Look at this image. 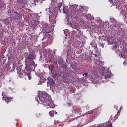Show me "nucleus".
I'll list each match as a JSON object with an SVG mask.
<instances>
[{"mask_svg":"<svg viewBox=\"0 0 127 127\" xmlns=\"http://www.w3.org/2000/svg\"><path fill=\"white\" fill-rule=\"evenodd\" d=\"M38 97H36V100L39 99L41 103H43L44 106L46 107V109L52 108L49 104L51 102V96L50 95L46 93L45 91H42L38 93Z\"/></svg>","mask_w":127,"mask_h":127,"instance_id":"f257e3e1","label":"nucleus"},{"mask_svg":"<svg viewBox=\"0 0 127 127\" xmlns=\"http://www.w3.org/2000/svg\"><path fill=\"white\" fill-rule=\"evenodd\" d=\"M35 56L34 54L30 53L29 55L25 57V65L26 68L24 70L25 72H27V68H29L30 66L32 67L30 68V70L31 71H34V69L35 67H36V64H35V62H34V59H35Z\"/></svg>","mask_w":127,"mask_h":127,"instance_id":"f03ea898","label":"nucleus"},{"mask_svg":"<svg viewBox=\"0 0 127 127\" xmlns=\"http://www.w3.org/2000/svg\"><path fill=\"white\" fill-rule=\"evenodd\" d=\"M71 12L70 13L71 17H76V16H84V14L83 11L78 9V5H72L70 7Z\"/></svg>","mask_w":127,"mask_h":127,"instance_id":"7ed1b4c3","label":"nucleus"},{"mask_svg":"<svg viewBox=\"0 0 127 127\" xmlns=\"http://www.w3.org/2000/svg\"><path fill=\"white\" fill-rule=\"evenodd\" d=\"M114 108L118 111L117 114L115 115L114 117L113 116H111V118H113L112 122L114 121H116L118 118H119V116L121 115V110H122V105L119 104H116L115 105Z\"/></svg>","mask_w":127,"mask_h":127,"instance_id":"20e7f679","label":"nucleus"},{"mask_svg":"<svg viewBox=\"0 0 127 127\" xmlns=\"http://www.w3.org/2000/svg\"><path fill=\"white\" fill-rule=\"evenodd\" d=\"M89 114H90V116L92 117L91 120L92 121H93V119L95 118V115H96V110H93L89 111L85 113V115H89Z\"/></svg>","mask_w":127,"mask_h":127,"instance_id":"39448f33","label":"nucleus"},{"mask_svg":"<svg viewBox=\"0 0 127 127\" xmlns=\"http://www.w3.org/2000/svg\"><path fill=\"white\" fill-rule=\"evenodd\" d=\"M2 96L3 97V100H4V101H5L6 103H7V104H8V103H10V102H11V99H12V98H10V97H4V96H3V93L2 94Z\"/></svg>","mask_w":127,"mask_h":127,"instance_id":"423d86ee","label":"nucleus"},{"mask_svg":"<svg viewBox=\"0 0 127 127\" xmlns=\"http://www.w3.org/2000/svg\"><path fill=\"white\" fill-rule=\"evenodd\" d=\"M39 24V21H36L34 22L33 25V27H34V28H35V27H36V26H37V25Z\"/></svg>","mask_w":127,"mask_h":127,"instance_id":"0eeeda50","label":"nucleus"},{"mask_svg":"<svg viewBox=\"0 0 127 127\" xmlns=\"http://www.w3.org/2000/svg\"><path fill=\"white\" fill-rule=\"evenodd\" d=\"M64 78H65V80H66V81H69L70 80V79H71V76H70L69 75L67 74Z\"/></svg>","mask_w":127,"mask_h":127,"instance_id":"6e6552de","label":"nucleus"},{"mask_svg":"<svg viewBox=\"0 0 127 127\" xmlns=\"http://www.w3.org/2000/svg\"><path fill=\"white\" fill-rule=\"evenodd\" d=\"M17 1L19 3H21V4H23V5H25V4L24 3L23 0H17Z\"/></svg>","mask_w":127,"mask_h":127,"instance_id":"1a4fd4ad","label":"nucleus"},{"mask_svg":"<svg viewBox=\"0 0 127 127\" xmlns=\"http://www.w3.org/2000/svg\"><path fill=\"white\" fill-rule=\"evenodd\" d=\"M63 63V59L60 58L58 60V64H62Z\"/></svg>","mask_w":127,"mask_h":127,"instance_id":"9d476101","label":"nucleus"},{"mask_svg":"<svg viewBox=\"0 0 127 127\" xmlns=\"http://www.w3.org/2000/svg\"><path fill=\"white\" fill-rule=\"evenodd\" d=\"M105 79H109V78H111V73H108L105 75Z\"/></svg>","mask_w":127,"mask_h":127,"instance_id":"9b49d317","label":"nucleus"},{"mask_svg":"<svg viewBox=\"0 0 127 127\" xmlns=\"http://www.w3.org/2000/svg\"><path fill=\"white\" fill-rule=\"evenodd\" d=\"M54 114V110H52L49 112V116H53Z\"/></svg>","mask_w":127,"mask_h":127,"instance_id":"f8f14e48","label":"nucleus"},{"mask_svg":"<svg viewBox=\"0 0 127 127\" xmlns=\"http://www.w3.org/2000/svg\"><path fill=\"white\" fill-rule=\"evenodd\" d=\"M27 76L29 79V80H31V75H30V73L29 72L28 73H27Z\"/></svg>","mask_w":127,"mask_h":127,"instance_id":"ddd939ff","label":"nucleus"},{"mask_svg":"<svg viewBox=\"0 0 127 127\" xmlns=\"http://www.w3.org/2000/svg\"><path fill=\"white\" fill-rule=\"evenodd\" d=\"M17 74H18L19 75H21V74H22V72H21V69H18Z\"/></svg>","mask_w":127,"mask_h":127,"instance_id":"4468645a","label":"nucleus"},{"mask_svg":"<svg viewBox=\"0 0 127 127\" xmlns=\"http://www.w3.org/2000/svg\"><path fill=\"white\" fill-rule=\"evenodd\" d=\"M95 57H100L101 56V53H98L97 54H94Z\"/></svg>","mask_w":127,"mask_h":127,"instance_id":"2eb2a0df","label":"nucleus"},{"mask_svg":"<svg viewBox=\"0 0 127 127\" xmlns=\"http://www.w3.org/2000/svg\"><path fill=\"white\" fill-rule=\"evenodd\" d=\"M49 83L50 84H51V85H53V84H54V82H53V79H51L49 81Z\"/></svg>","mask_w":127,"mask_h":127,"instance_id":"dca6fc26","label":"nucleus"},{"mask_svg":"<svg viewBox=\"0 0 127 127\" xmlns=\"http://www.w3.org/2000/svg\"><path fill=\"white\" fill-rule=\"evenodd\" d=\"M104 127V125H103V124H99V125L97 126V127Z\"/></svg>","mask_w":127,"mask_h":127,"instance_id":"f3484780","label":"nucleus"},{"mask_svg":"<svg viewBox=\"0 0 127 127\" xmlns=\"http://www.w3.org/2000/svg\"><path fill=\"white\" fill-rule=\"evenodd\" d=\"M106 127H113V126L112 125V124L110 123L109 125H107Z\"/></svg>","mask_w":127,"mask_h":127,"instance_id":"a211bd4d","label":"nucleus"},{"mask_svg":"<svg viewBox=\"0 0 127 127\" xmlns=\"http://www.w3.org/2000/svg\"><path fill=\"white\" fill-rule=\"evenodd\" d=\"M83 76H84V77H87V76H88V73H87V72H86V73H85L84 74H83Z\"/></svg>","mask_w":127,"mask_h":127,"instance_id":"6ab92c4d","label":"nucleus"},{"mask_svg":"<svg viewBox=\"0 0 127 127\" xmlns=\"http://www.w3.org/2000/svg\"><path fill=\"white\" fill-rule=\"evenodd\" d=\"M72 113H75L76 114V113H77V112H76V110L75 109L73 110L72 111Z\"/></svg>","mask_w":127,"mask_h":127,"instance_id":"aec40b11","label":"nucleus"},{"mask_svg":"<svg viewBox=\"0 0 127 127\" xmlns=\"http://www.w3.org/2000/svg\"><path fill=\"white\" fill-rule=\"evenodd\" d=\"M58 7H59V9H60V7H61V4H60V5H59Z\"/></svg>","mask_w":127,"mask_h":127,"instance_id":"412c9836","label":"nucleus"},{"mask_svg":"<svg viewBox=\"0 0 127 127\" xmlns=\"http://www.w3.org/2000/svg\"><path fill=\"white\" fill-rule=\"evenodd\" d=\"M64 6H63V9L64 11V12H65V10L64 9Z\"/></svg>","mask_w":127,"mask_h":127,"instance_id":"4be33fe9","label":"nucleus"},{"mask_svg":"<svg viewBox=\"0 0 127 127\" xmlns=\"http://www.w3.org/2000/svg\"><path fill=\"white\" fill-rule=\"evenodd\" d=\"M2 21H3V22H4L6 21V19L2 20Z\"/></svg>","mask_w":127,"mask_h":127,"instance_id":"5701e85b","label":"nucleus"},{"mask_svg":"<svg viewBox=\"0 0 127 127\" xmlns=\"http://www.w3.org/2000/svg\"><path fill=\"white\" fill-rule=\"evenodd\" d=\"M49 32H50V31H46V33H49Z\"/></svg>","mask_w":127,"mask_h":127,"instance_id":"b1692460","label":"nucleus"},{"mask_svg":"<svg viewBox=\"0 0 127 127\" xmlns=\"http://www.w3.org/2000/svg\"><path fill=\"white\" fill-rule=\"evenodd\" d=\"M78 118H80V116H78V117H76L75 118H74L75 119H78Z\"/></svg>","mask_w":127,"mask_h":127,"instance_id":"393cba45","label":"nucleus"},{"mask_svg":"<svg viewBox=\"0 0 127 127\" xmlns=\"http://www.w3.org/2000/svg\"><path fill=\"white\" fill-rule=\"evenodd\" d=\"M1 7H2L1 4H0V8H1Z\"/></svg>","mask_w":127,"mask_h":127,"instance_id":"a878e982","label":"nucleus"},{"mask_svg":"<svg viewBox=\"0 0 127 127\" xmlns=\"http://www.w3.org/2000/svg\"><path fill=\"white\" fill-rule=\"evenodd\" d=\"M101 46H102V47H104V45L103 44H101Z\"/></svg>","mask_w":127,"mask_h":127,"instance_id":"bb28decb","label":"nucleus"},{"mask_svg":"<svg viewBox=\"0 0 127 127\" xmlns=\"http://www.w3.org/2000/svg\"><path fill=\"white\" fill-rule=\"evenodd\" d=\"M126 53H127V49L126 50Z\"/></svg>","mask_w":127,"mask_h":127,"instance_id":"cd10ccee","label":"nucleus"},{"mask_svg":"<svg viewBox=\"0 0 127 127\" xmlns=\"http://www.w3.org/2000/svg\"><path fill=\"white\" fill-rule=\"evenodd\" d=\"M55 114H57V112H55Z\"/></svg>","mask_w":127,"mask_h":127,"instance_id":"c85d7f7f","label":"nucleus"},{"mask_svg":"<svg viewBox=\"0 0 127 127\" xmlns=\"http://www.w3.org/2000/svg\"><path fill=\"white\" fill-rule=\"evenodd\" d=\"M37 102H38V103H39V101H38V100H37Z\"/></svg>","mask_w":127,"mask_h":127,"instance_id":"c756f323","label":"nucleus"},{"mask_svg":"<svg viewBox=\"0 0 127 127\" xmlns=\"http://www.w3.org/2000/svg\"><path fill=\"white\" fill-rule=\"evenodd\" d=\"M26 75V74H25V76Z\"/></svg>","mask_w":127,"mask_h":127,"instance_id":"7c9ffc66","label":"nucleus"}]
</instances>
